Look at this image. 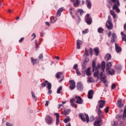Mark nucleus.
<instances>
[{"label": "nucleus", "instance_id": "obj_1", "mask_svg": "<svg viewBox=\"0 0 126 126\" xmlns=\"http://www.w3.org/2000/svg\"><path fill=\"white\" fill-rule=\"evenodd\" d=\"M92 66L93 71H95L94 73V77H97V79L100 78L103 83H106L107 82V79H106V76H103V72H100V74H99V71L98 69L100 68L101 65L100 64H97V66H96V60H94L92 62Z\"/></svg>", "mask_w": 126, "mask_h": 126}, {"label": "nucleus", "instance_id": "obj_2", "mask_svg": "<svg viewBox=\"0 0 126 126\" xmlns=\"http://www.w3.org/2000/svg\"><path fill=\"white\" fill-rule=\"evenodd\" d=\"M110 1L114 3V5L113 6V9L116 10V12L118 13L121 12V10L120 8H119V6H120V0H110Z\"/></svg>", "mask_w": 126, "mask_h": 126}, {"label": "nucleus", "instance_id": "obj_3", "mask_svg": "<svg viewBox=\"0 0 126 126\" xmlns=\"http://www.w3.org/2000/svg\"><path fill=\"white\" fill-rule=\"evenodd\" d=\"M105 27L108 30H112L114 28L113 23H112V17L110 15L108 17V20L105 24Z\"/></svg>", "mask_w": 126, "mask_h": 126}, {"label": "nucleus", "instance_id": "obj_4", "mask_svg": "<svg viewBox=\"0 0 126 126\" xmlns=\"http://www.w3.org/2000/svg\"><path fill=\"white\" fill-rule=\"evenodd\" d=\"M79 117L80 119H81L83 122H87V123H89V116L88 114L80 113L79 114Z\"/></svg>", "mask_w": 126, "mask_h": 126}, {"label": "nucleus", "instance_id": "obj_5", "mask_svg": "<svg viewBox=\"0 0 126 126\" xmlns=\"http://www.w3.org/2000/svg\"><path fill=\"white\" fill-rule=\"evenodd\" d=\"M55 76L57 78L61 79V80H59V82H62V81H63V80L64 76H63V73L62 72H57Z\"/></svg>", "mask_w": 126, "mask_h": 126}, {"label": "nucleus", "instance_id": "obj_6", "mask_svg": "<svg viewBox=\"0 0 126 126\" xmlns=\"http://www.w3.org/2000/svg\"><path fill=\"white\" fill-rule=\"evenodd\" d=\"M85 20L86 22L88 24V25H91L92 23V19L91 17H90V15L89 14H87L85 17Z\"/></svg>", "mask_w": 126, "mask_h": 126}, {"label": "nucleus", "instance_id": "obj_7", "mask_svg": "<svg viewBox=\"0 0 126 126\" xmlns=\"http://www.w3.org/2000/svg\"><path fill=\"white\" fill-rule=\"evenodd\" d=\"M102 119L101 118H97L94 124V126H102Z\"/></svg>", "mask_w": 126, "mask_h": 126}, {"label": "nucleus", "instance_id": "obj_8", "mask_svg": "<svg viewBox=\"0 0 126 126\" xmlns=\"http://www.w3.org/2000/svg\"><path fill=\"white\" fill-rule=\"evenodd\" d=\"M45 121L47 125H52V123H53V118L49 115H47L45 118Z\"/></svg>", "mask_w": 126, "mask_h": 126}, {"label": "nucleus", "instance_id": "obj_9", "mask_svg": "<svg viewBox=\"0 0 126 126\" xmlns=\"http://www.w3.org/2000/svg\"><path fill=\"white\" fill-rule=\"evenodd\" d=\"M75 98L76 99V103L77 104H79V105L83 104V99L80 96H75Z\"/></svg>", "mask_w": 126, "mask_h": 126}, {"label": "nucleus", "instance_id": "obj_10", "mask_svg": "<svg viewBox=\"0 0 126 126\" xmlns=\"http://www.w3.org/2000/svg\"><path fill=\"white\" fill-rule=\"evenodd\" d=\"M96 109L98 110L97 114L98 116V119H102V118L104 117L103 115V112H102V110L100 109L98 106H96Z\"/></svg>", "mask_w": 126, "mask_h": 126}, {"label": "nucleus", "instance_id": "obj_11", "mask_svg": "<svg viewBox=\"0 0 126 126\" xmlns=\"http://www.w3.org/2000/svg\"><path fill=\"white\" fill-rule=\"evenodd\" d=\"M70 83V90H73L75 88V81L73 80H71L69 81Z\"/></svg>", "mask_w": 126, "mask_h": 126}, {"label": "nucleus", "instance_id": "obj_12", "mask_svg": "<svg viewBox=\"0 0 126 126\" xmlns=\"http://www.w3.org/2000/svg\"><path fill=\"white\" fill-rule=\"evenodd\" d=\"M106 104V101L100 100L98 101V108H102L105 106V104Z\"/></svg>", "mask_w": 126, "mask_h": 126}, {"label": "nucleus", "instance_id": "obj_13", "mask_svg": "<svg viewBox=\"0 0 126 126\" xmlns=\"http://www.w3.org/2000/svg\"><path fill=\"white\" fill-rule=\"evenodd\" d=\"M94 94V91H93V90H91L89 91L88 93V98L89 99H92L93 98Z\"/></svg>", "mask_w": 126, "mask_h": 126}, {"label": "nucleus", "instance_id": "obj_14", "mask_svg": "<svg viewBox=\"0 0 126 126\" xmlns=\"http://www.w3.org/2000/svg\"><path fill=\"white\" fill-rule=\"evenodd\" d=\"M77 87L78 90L82 91L83 90V84L81 82H78L77 84Z\"/></svg>", "mask_w": 126, "mask_h": 126}, {"label": "nucleus", "instance_id": "obj_15", "mask_svg": "<svg viewBox=\"0 0 126 126\" xmlns=\"http://www.w3.org/2000/svg\"><path fill=\"white\" fill-rule=\"evenodd\" d=\"M50 86V87H52V84L51 83H49L47 81H45L44 82L41 83V86L42 87H46V86Z\"/></svg>", "mask_w": 126, "mask_h": 126}, {"label": "nucleus", "instance_id": "obj_16", "mask_svg": "<svg viewBox=\"0 0 126 126\" xmlns=\"http://www.w3.org/2000/svg\"><path fill=\"white\" fill-rule=\"evenodd\" d=\"M75 98H72L70 100L71 106H72V107H73V108H77L76 104H75V103H73V102H75Z\"/></svg>", "mask_w": 126, "mask_h": 126}, {"label": "nucleus", "instance_id": "obj_17", "mask_svg": "<svg viewBox=\"0 0 126 126\" xmlns=\"http://www.w3.org/2000/svg\"><path fill=\"white\" fill-rule=\"evenodd\" d=\"M122 102L123 100L122 99L118 100L117 105L119 108H123V107H124V104H123Z\"/></svg>", "mask_w": 126, "mask_h": 126}, {"label": "nucleus", "instance_id": "obj_18", "mask_svg": "<svg viewBox=\"0 0 126 126\" xmlns=\"http://www.w3.org/2000/svg\"><path fill=\"white\" fill-rule=\"evenodd\" d=\"M115 49L117 53H120L122 52V48L119 46V44L115 43Z\"/></svg>", "mask_w": 126, "mask_h": 126}, {"label": "nucleus", "instance_id": "obj_19", "mask_svg": "<svg viewBox=\"0 0 126 126\" xmlns=\"http://www.w3.org/2000/svg\"><path fill=\"white\" fill-rule=\"evenodd\" d=\"M82 41L78 39L77 41V49L78 50H80V45H82Z\"/></svg>", "mask_w": 126, "mask_h": 126}, {"label": "nucleus", "instance_id": "obj_20", "mask_svg": "<svg viewBox=\"0 0 126 126\" xmlns=\"http://www.w3.org/2000/svg\"><path fill=\"white\" fill-rule=\"evenodd\" d=\"M111 59H112V56H111V54L109 53L107 54L105 57V60L106 62H108V61H110Z\"/></svg>", "mask_w": 126, "mask_h": 126}, {"label": "nucleus", "instance_id": "obj_21", "mask_svg": "<svg viewBox=\"0 0 126 126\" xmlns=\"http://www.w3.org/2000/svg\"><path fill=\"white\" fill-rule=\"evenodd\" d=\"M111 37V42L112 43H114L115 41L117 39V35H116V33H112Z\"/></svg>", "mask_w": 126, "mask_h": 126}, {"label": "nucleus", "instance_id": "obj_22", "mask_svg": "<svg viewBox=\"0 0 126 126\" xmlns=\"http://www.w3.org/2000/svg\"><path fill=\"white\" fill-rule=\"evenodd\" d=\"M31 60L32 63H33V65H34V64H36V63H39V60H38V59L34 60V58H33V57H32L31 58Z\"/></svg>", "mask_w": 126, "mask_h": 126}, {"label": "nucleus", "instance_id": "obj_23", "mask_svg": "<svg viewBox=\"0 0 126 126\" xmlns=\"http://www.w3.org/2000/svg\"><path fill=\"white\" fill-rule=\"evenodd\" d=\"M86 4L87 5L88 8H91V6H92V4L91 3V1L90 0H86Z\"/></svg>", "mask_w": 126, "mask_h": 126}, {"label": "nucleus", "instance_id": "obj_24", "mask_svg": "<svg viewBox=\"0 0 126 126\" xmlns=\"http://www.w3.org/2000/svg\"><path fill=\"white\" fill-rule=\"evenodd\" d=\"M63 11V8H60L56 13V16H61V13Z\"/></svg>", "mask_w": 126, "mask_h": 126}, {"label": "nucleus", "instance_id": "obj_25", "mask_svg": "<svg viewBox=\"0 0 126 126\" xmlns=\"http://www.w3.org/2000/svg\"><path fill=\"white\" fill-rule=\"evenodd\" d=\"M69 113H70V109H65L63 112H62V114L64 115V116H67Z\"/></svg>", "mask_w": 126, "mask_h": 126}, {"label": "nucleus", "instance_id": "obj_26", "mask_svg": "<svg viewBox=\"0 0 126 126\" xmlns=\"http://www.w3.org/2000/svg\"><path fill=\"white\" fill-rule=\"evenodd\" d=\"M90 69H91V68L90 67H88L85 71L87 76H90V75L92 74L91 71H90Z\"/></svg>", "mask_w": 126, "mask_h": 126}, {"label": "nucleus", "instance_id": "obj_27", "mask_svg": "<svg viewBox=\"0 0 126 126\" xmlns=\"http://www.w3.org/2000/svg\"><path fill=\"white\" fill-rule=\"evenodd\" d=\"M106 70H108L112 68V62H107L106 63Z\"/></svg>", "mask_w": 126, "mask_h": 126}, {"label": "nucleus", "instance_id": "obj_28", "mask_svg": "<svg viewBox=\"0 0 126 126\" xmlns=\"http://www.w3.org/2000/svg\"><path fill=\"white\" fill-rule=\"evenodd\" d=\"M105 67H106V62L102 61L101 63V69L102 71H105Z\"/></svg>", "mask_w": 126, "mask_h": 126}, {"label": "nucleus", "instance_id": "obj_29", "mask_svg": "<svg viewBox=\"0 0 126 126\" xmlns=\"http://www.w3.org/2000/svg\"><path fill=\"white\" fill-rule=\"evenodd\" d=\"M107 71H108V74H109L110 75H114V74L116 73V71L113 69L111 70L109 69L107 70Z\"/></svg>", "mask_w": 126, "mask_h": 126}, {"label": "nucleus", "instance_id": "obj_30", "mask_svg": "<svg viewBox=\"0 0 126 126\" xmlns=\"http://www.w3.org/2000/svg\"><path fill=\"white\" fill-rule=\"evenodd\" d=\"M50 20H51V23H54L56 22V21H57V17H51L50 18Z\"/></svg>", "mask_w": 126, "mask_h": 126}, {"label": "nucleus", "instance_id": "obj_31", "mask_svg": "<svg viewBox=\"0 0 126 126\" xmlns=\"http://www.w3.org/2000/svg\"><path fill=\"white\" fill-rule=\"evenodd\" d=\"M46 88L48 90V94H49V95L52 94V90H51V89H52V87L49 85V86H46Z\"/></svg>", "mask_w": 126, "mask_h": 126}, {"label": "nucleus", "instance_id": "obj_32", "mask_svg": "<svg viewBox=\"0 0 126 126\" xmlns=\"http://www.w3.org/2000/svg\"><path fill=\"white\" fill-rule=\"evenodd\" d=\"M121 35L122 36L123 41H126V35L124 32H121Z\"/></svg>", "mask_w": 126, "mask_h": 126}, {"label": "nucleus", "instance_id": "obj_33", "mask_svg": "<svg viewBox=\"0 0 126 126\" xmlns=\"http://www.w3.org/2000/svg\"><path fill=\"white\" fill-rule=\"evenodd\" d=\"M110 14L112 15L113 17V18H116L117 16V14H115V12L113 10H110Z\"/></svg>", "mask_w": 126, "mask_h": 126}, {"label": "nucleus", "instance_id": "obj_34", "mask_svg": "<svg viewBox=\"0 0 126 126\" xmlns=\"http://www.w3.org/2000/svg\"><path fill=\"white\" fill-rule=\"evenodd\" d=\"M94 52L95 53V56H98L99 55V48L95 47L94 48Z\"/></svg>", "mask_w": 126, "mask_h": 126}, {"label": "nucleus", "instance_id": "obj_35", "mask_svg": "<svg viewBox=\"0 0 126 126\" xmlns=\"http://www.w3.org/2000/svg\"><path fill=\"white\" fill-rule=\"evenodd\" d=\"M70 121V119L69 118V117L67 116L63 121L64 123L65 124H67L68 122Z\"/></svg>", "mask_w": 126, "mask_h": 126}, {"label": "nucleus", "instance_id": "obj_36", "mask_svg": "<svg viewBox=\"0 0 126 126\" xmlns=\"http://www.w3.org/2000/svg\"><path fill=\"white\" fill-rule=\"evenodd\" d=\"M62 89H63V87L62 86L59 87L57 91V94H61V91H62Z\"/></svg>", "mask_w": 126, "mask_h": 126}, {"label": "nucleus", "instance_id": "obj_37", "mask_svg": "<svg viewBox=\"0 0 126 126\" xmlns=\"http://www.w3.org/2000/svg\"><path fill=\"white\" fill-rule=\"evenodd\" d=\"M77 12H79L80 15H81V16L82 15V14H83V13H84V11L81 9H78Z\"/></svg>", "mask_w": 126, "mask_h": 126}, {"label": "nucleus", "instance_id": "obj_38", "mask_svg": "<svg viewBox=\"0 0 126 126\" xmlns=\"http://www.w3.org/2000/svg\"><path fill=\"white\" fill-rule=\"evenodd\" d=\"M74 5L76 7H77V6H79V1L78 0H76V2L74 3Z\"/></svg>", "mask_w": 126, "mask_h": 126}, {"label": "nucleus", "instance_id": "obj_39", "mask_svg": "<svg viewBox=\"0 0 126 126\" xmlns=\"http://www.w3.org/2000/svg\"><path fill=\"white\" fill-rule=\"evenodd\" d=\"M103 31H104V29H103V28H98V29L97 30V32L98 33H103Z\"/></svg>", "mask_w": 126, "mask_h": 126}, {"label": "nucleus", "instance_id": "obj_40", "mask_svg": "<svg viewBox=\"0 0 126 126\" xmlns=\"http://www.w3.org/2000/svg\"><path fill=\"white\" fill-rule=\"evenodd\" d=\"M84 56V57H88L89 56V54H88V51L86 48H85V52Z\"/></svg>", "mask_w": 126, "mask_h": 126}, {"label": "nucleus", "instance_id": "obj_41", "mask_svg": "<svg viewBox=\"0 0 126 126\" xmlns=\"http://www.w3.org/2000/svg\"><path fill=\"white\" fill-rule=\"evenodd\" d=\"M112 126H118V122L116 121H113L112 123Z\"/></svg>", "mask_w": 126, "mask_h": 126}, {"label": "nucleus", "instance_id": "obj_42", "mask_svg": "<svg viewBox=\"0 0 126 126\" xmlns=\"http://www.w3.org/2000/svg\"><path fill=\"white\" fill-rule=\"evenodd\" d=\"M89 53H90L91 56H93V49H92V48H90L89 50Z\"/></svg>", "mask_w": 126, "mask_h": 126}, {"label": "nucleus", "instance_id": "obj_43", "mask_svg": "<svg viewBox=\"0 0 126 126\" xmlns=\"http://www.w3.org/2000/svg\"><path fill=\"white\" fill-rule=\"evenodd\" d=\"M44 56H43V53H41L40 54V55L38 57V59L39 60H43Z\"/></svg>", "mask_w": 126, "mask_h": 126}, {"label": "nucleus", "instance_id": "obj_44", "mask_svg": "<svg viewBox=\"0 0 126 126\" xmlns=\"http://www.w3.org/2000/svg\"><path fill=\"white\" fill-rule=\"evenodd\" d=\"M55 115L56 116V119H60V113H57Z\"/></svg>", "mask_w": 126, "mask_h": 126}, {"label": "nucleus", "instance_id": "obj_45", "mask_svg": "<svg viewBox=\"0 0 126 126\" xmlns=\"http://www.w3.org/2000/svg\"><path fill=\"white\" fill-rule=\"evenodd\" d=\"M76 74L78 76H80L81 75V73H80V72H79V70L78 69H76Z\"/></svg>", "mask_w": 126, "mask_h": 126}, {"label": "nucleus", "instance_id": "obj_46", "mask_svg": "<svg viewBox=\"0 0 126 126\" xmlns=\"http://www.w3.org/2000/svg\"><path fill=\"white\" fill-rule=\"evenodd\" d=\"M88 32H89V31L88 30V29H86L85 31H83L82 32L83 34H86L87 33H88Z\"/></svg>", "mask_w": 126, "mask_h": 126}, {"label": "nucleus", "instance_id": "obj_47", "mask_svg": "<svg viewBox=\"0 0 126 126\" xmlns=\"http://www.w3.org/2000/svg\"><path fill=\"white\" fill-rule=\"evenodd\" d=\"M59 124H60V119H58V118H57V119H56V126H59Z\"/></svg>", "mask_w": 126, "mask_h": 126}, {"label": "nucleus", "instance_id": "obj_48", "mask_svg": "<svg viewBox=\"0 0 126 126\" xmlns=\"http://www.w3.org/2000/svg\"><path fill=\"white\" fill-rule=\"evenodd\" d=\"M37 43H38V40H35V46H36V50H38V44H37Z\"/></svg>", "mask_w": 126, "mask_h": 126}, {"label": "nucleus", "instance_id": "obj_49", "mask_svg": "<svg viewBox=\"0 0 126 126\" xmlns=\"http://www.w3.org/2000/svg\"><path fill=\"white\" fill-rule=\"evenodd\" d=\"M115 88H116V85H115V84H113L111 86L112 90H114Z\"/></svg>", "mask_w": 126, "mask_h": 126}, {"label": "nucleus", "instance_id": "obj_50", "mask_svg": "<svg viewBox=\"0 0 126 126\" xmlns=\"http://www.w3.org/2000/svg\"><path fill=\"white\" fill-rule=\"evenodd\" d=\"M32 96L33 99H36V96H35V94H34L33 92H32Z\"/></svg>", "mask_w": 126, "mask_h": 126}, {"label": "nucleus", "instance_id": "obj_51", "mask_svg": "<svg viewBox=\"0 0 126 126\" xmlns=\"http://www.w3.org/2000/svg\"><path fill=\"white\" fill-rule=\"evenodd\" d=\"M89 62V59L86 58V59L84 62V63H88Z\"/></svg>", "mask_w": 126, "mask_h": 126}, {"label": "nucleus", "instance_id": "obj_52", "mask_svg": "<svg viewBox=\"0 0 126 126\" xmlns=\"http://www.w3.org/2000/svg\"><path fill=\"white\" fill-rule=\"evenodd\" d=\"M109 107H107L106 108H105V112L106 113V114H107V113H108L109 112Z\"/></svg>", "mask_w": 126, "mask_h": 126}, {"label": "nucleus", "instance_id": "obj_53", "mask_svg": "<svg viewBox=\"0 0 126 126\" xmlns=\"http://www.w3.org/2000/svg\"><path fill=\"white\" fill-rule=\"evenodd\" d=\"M88 82H92V77L88 78Z\"/></svg>", "mask_w": 126, "mask_h": 126}, {"label": "nucleus", "instance_id": "obj_54", "mask_svg": "<svg viewBox=\"0 0 126 126\" xmlns=\"http://www.w3.org/2000/svg\"><path fill=\"white\" fill-rule=\"evenodd\" d=\"M78 67V65L77 64H75L73 67V69H76V68H77Z\"/></svg>", "mask_w": 126, "mask_h": 126}, {"label": "nucleus", "instance_id": "obj_55", "mask_svg": "<svg viewBox=\"0 0 126 126\" xmlns=\"http://www.w3.org/2000/svg\"><path fill=\"white\" fill-rule=\"evenodd\" d=\"M72 9H73V8L71 7L69 9V11H70V14H71V15L72 16V12H71L72 11Z\"/></svg>", "mask_w": 126, "mask_h": 126}, {"label": "nucleus", "instance_id": "obj_56", "mask_svg": "<svg viewBox=\"0 0 126 126\" xmlns=\"http://www.w3.org/2000/svg\"><path fill=\"white\" fill-rule=\"evenodd\" d=\"M6 126H12V124H10L9 123H7L6 124Z\"/></svg>", "mask_w": 126, "mask_h": 126}, {"label": "nucleus", "instance_id": "obj_57", "mask_svg": "<svg viewBox=\"0 0 126 126\" xmlns=\"http://www.w3.org/2000/svg\"><path fill=\"white\" fill-rule=\"evenodd\" d=\"M61 107H63V105L62 104H59L58 106V109H61Z\"/></svg>", "mask_w": 126, "mask_h": 126}, {"label": "nucleus", "instance_id": "obj_58", "mask_svg": "<svg viewBox=\"0 0 126 126\" xmlns=\"http://www.w3.org/2000/svg\"><path fill=\"white\" fill-rule=\"evenodd\" d=\"M23 40H24V38H23V37L21 38L19 40V43H21V42H22V41H23Z\"/></svg>", "mask_w": 126, "mask_h": 126}, {"label": "nucleus", "instance_id": "obj_59", "mask_svg": "<svg viewBox=\"0 0 126 126\" xmlns=\"http://www.w3.org/2000/svg\"><path fill=\"white\" fill-rule=\"evenodd\" d=\"M112 35V32L111 31H109L108 33V37L110 38V36Z\"/></svg>", "mask_w": 126, "mask_h": 126}, {"label": "nucleus", "instance_id": "obj_60", "mask_svg": "<svg viewBox=\"0 0 126 126\" xmlns=\"http://www.w3.org/2000/svg\"><path fill=\"white\" fill-rule=\"evenodd\" d=\"M33 39H35V38H36V34H35V33H33L32 34V36L33 37Z\"/></svg>", "mask_w": 126, "mask_h": 126}, {"label": "nucleus", "instance_id": "obj_61", "mask_svg": "<svg viewBox=\"0 0 126 126\" xmlns=\"http://www.w3.org/2000/svg\"><path fill=\"white\" fill-rule=\"evenodd\" d=\"M45 106H49V100H47L45 103Z\"/></svg>", "mask_w": 126, "mask_h": 126}, {"label": "nucleus", "instance_id": "obj_62", "mask_svg": "<svg viewBox=\"0 0 126 126\" xmlns=\"http://www.w3.org/2000/svg\"><path fill=\"white\" fill-rule=\"evenodd\" d=\"M45 24H46V25H47V26H50V23H49L48 22H46L45 23Z\"/></svg>", "mask_w": 126, "mask_h": 126}, {"label": "nucleus", "instance_id": "obj_63", "mask_svg": "<svg viewBox=\"0 0 126 126\" xmlns=\"http://www.w3.org/2000/svg\"><path fill=\"white\" fill-rule=\"evenodd\" d=\"M54 58L56 59V60H58V61H59L60 60V58H59V57L58 56H55Z\"/></svg>", "mask_w": 126, "mask_h": 126}, {"label": "nucleus", "instance_id": "obj_64", "mask_svg": "<svg viewBox=\"0 0 126 126\" xmlns=\"http://www.w3.org/2000/svg\"><path fill=\"white\" fill-rule=\"evenodd\" d=\"M124 30H126V23L124 26Z\"/></svg>", "mask_w": 126, "mask_h": 126}]
</instances>
